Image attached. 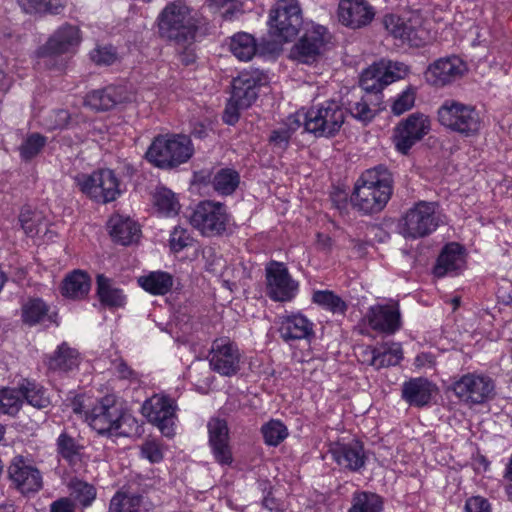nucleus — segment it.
I'll use <instances>...</instances> for the list:
<instances>
[{"label": "nucleus", "mask_w": 512, "mask_h": 512, "mask_svg": "<svg viewBox=\"0 0 512 512\" xmlns=\"http://www.w3.org/2000/svg\"><path fill=\"white\" fill-rule=\"evenodd\" d=\"M58 454L69 464L74 465L81 459L82 446L76 439L63 431L56 441Z\"/></svg>", "instance_id": "obj_44"}, {"label": "nucleus", "mask_w": 512, "mask_h": 512, "mask_svg": "<svg viewBox=\"0 0 512 512\" xmlns=\"http://www.w3.org/2000/svg\"><path fill=\"white\" fill-rule=\"evenodd\" d=\"M141 412L150 423L160 428V397L155 395L146 400L142 405Z\"/></svg>", "instance_id": "obj_54"}, {"label": "nucleus", "mask_w": 512, "mask_h": 512, "mask_svg": "<svg viewBox=\"0 0 512 512\" xmlns=\"http://www.w3.org/2000/svg\"><path fill=\"white\" fill-rule=\"evenodd\" d=\"M159 136H156L145 154L146 160L155 167H160V145Z\"/></svg>", "instance_id": "obj_62"}, {"label": "nucleus", "mask_w": 512, "mask_h": 512, "mask_svg": "<svg viewBox=\"0 0 512 512\" xmlns=\"http://www.w3.org/2000/svg\"><path fill=\"white\" fill-rule=\"evenodd\" d=\"M436 386L426 378H411L402 384V399L410 406L423 407L430 403Z\"/></svg>", "instance_id": "obj_27"}, {"label": "nucleus", "mask_w": 512, "mask_h": 512, "mask_svg": "<svg viewBox=\"0 0 512 512\" xmlns=\"http://www.w3.org/2000/svg\"><path fill=\"white\" fill-rule=\"evenodd\" d=\"M50 307L40 298H29L21 308V318L28 326L42 324L51 321Z\"/></svg>", "instance_id": "obj_34"}, {"label": "nucleus", "mask_w": 512, "mask_h": 512, "mask_svg": "<svg viewBox=\"0 0 512 512\" xmlns=\"http://www.w3.org/2000/svg\"><path fill=\"white\" fill-rule=\"evenodd\" d=\"M364 354L370 366L379 370L381 368L395 366L403 358L402 347L399 343L386 342L376 347H367Z\"/></svg>", "instance_id": "obj_29"}, {"label": "nucleus", "mask_w": 512, "mask_h": 512, "mask_svg": "<svg viewBox=\"0 0 512 512\" xmlns=\"http://www.w3.org/2000/svg\"><path fill=\"white\" fill-rule=\"evenodd\" d=\"M279 334L285 342L309 340L314 335V324L301 313H292L280 318Z\"/></svg>", "instance_id": "obj_25"}, {"label": "nucleus", "mask_w": 512, "mask_h": 512, "mask_svg": "<svg viewBox=\"0 0 512 512\" xmlns=\"http://www.w3.org/2000/svg\"><path fill=\"white\" fill-rule=\"evenodd\" d=\"M90 58L98 65H111L117 54L112 46H99L90 52Z\"/></svg>", "instance_id": "obj_56"}, {"label": "nucleus", "mask_w": 512, "mask_h": 512, "mask_svg": "<svg viewBox=\"0 0 512 512\" xmlns=\"http://www.w3.org/2000/svg\"><path fill=\"white\" fill-rule=\"evenodd\" d=\"M456 397L467 405H478L489 400L495 390L494 381L487 375L467 373L452 387Z\"/></svg>", "instance_id": "obj_13"}, {"label": "nucleus", "mask_w": 512, "mask_h": 512, "mask_svg": "<svg viewBox=\"0 0 512 512\" xmlns=\"http://www.w3.org/2000/svg\"><path fill=\"white\" fill-rule=\"evenodd\" d=\"M8 473L12 483L23 494L37 492L42 486L39 470L22 457H15L12 460Z\"/></svg>", "instance_id": "obj_24"}, {"label": "nucleus", "mask_w": 512, "mask_h": 512, "mask_svg": "<svg viewBox=\"0 0 512 512\" xmlns=\"http://www.w3.org/2000/svg\"><path fill=\"white\" fill-rule=\"evenodd\" d=\"M139 285L147 292L158 295L160 294V272H150L148 275L138 278Z\"/></svg>", "instance_id": "obj_57"}, {"label": "nucleus", "mask_w": 512, "mask_h": 512, "mask_svg": "<svg viewBox=\"0 0 512 512\" xmlns=\"http://www.w3.org/2000/svg\"><path fill=\"white\" fill-rule=\"evenodd\" d=\"M78 352L66 344L58 347V350L50 357L48 367L51 370L70 371L78 366Z\"/></svg>", "instance_id": "obj_40"}, {"label": "nucleus", "mask_w": 512, "mask_h": 512, "mask_svg": "<svg viewBox=\"0 0 512 512\" xmlns=\"http://www.w3.org/2000/svg\"><path fill=\"white\" fill-rule=\"evenodd\" d=\"M209 443L215 460L223 465L232 462V455L228 445V427L225 420L212 418L208 422Z\"/></svg>", "instance_id": "obj_26"}, {"label": "nucleus", "mask_w": 512, "mask_h": 512, "mask_svg": "<svg viewBox=\"0 0 512 512\" xmlns=\"http://www.w3.org/2000/svg\"><path fill=\"white\" fill-rule=\"evenodd\" d=\"M90 290V279L81 271H74L63 281L62 294L72 299H80Z\"/></svg>", "instance_id": "obj_38"}, {"label": "nucleus", "mask_w": 512, "mask_h": 512, "mask_svg": "<svg viewBox=\"0 0 512 512\" xmlns=\"http://www.w3.org/2000/svg\"><path fill=\"white\" fill-rule=\"evenodd\" d=\"M193 238L187 229L176 226L170 234L169 247L172 252L178 253L184 248L191 246Z\"/></svg>", "instance_id": "obj_52"}, {"label": "nucleus", "mask_w": 512, "mask_h": 512, "mask_svg": "<svg viewBox=\"0 0 512 512\" xmlns=\"http://www.w3.org/2000/svg\"><path fill=\"white\" fill-rule=\"evenodd\" d=\"M241 353L238 346L228 338H218L212 343L209 364L221 376H233L240 370Z\"/></svg>", "instance_id": "obj_17"}, {"label": "nucleus", "mask_w": 512, "mask_h": 512, "mask_svg": "<svg viewBox=\"0 0 512 512\" xmlns=\"http://www.w3.org/2000/svg\"><path fill=\"white\" fill-rule=\"evenodd\" d=\"M240 183V175L230 168H222L216 172L212 180L214 190L220 195H231Z\"/></svg>", "instance_id": "obj_41"}, {"label": "nucleus", "mask_w": 512, "mask_h": 512, "mask_svg": "<svg viewBox=\"0 0 512 512\" xmlns=\"http://www.w3.org/2000/svg\"><path fill=\"white\" fill-rule=\"evenodd\" d=\"M261 432L265 443L270 446L279 445L288 435L286 426L278 420H271L264 424Z\"/></svg>", "instance_id": "obj_49"}, {"label": "nucleus", "mask_w": 512, "mask_h": 512, "mask_svg": "<svg viewBox=\"0 0 512 512\" xmlns=\"http://www.w3.org/2000/svg\"><path fill=\"white\" fill-rule=\"evenodd\" d=\"M466 71V64L459 57L448 56L431 63L424 77L428 84L442 88L460 79Z\"/></svg>", "instance_id": "obj_18"}, {"label": "nucleus", "mask_w": 512, "mask_h": 512, "mask_svg": "<svg viewBox=\"0 0 512 512\" xmlns=\"http://www.w3.org/2000/svg\"><path fill=\"white\" fill-rule=\"evenodd\" d=\"M302 126L301 114L289 115L281 127L272 131L270 142L279 149H286L292 134Z\"/></svg>", "instance_id": "obj_37"}, {"label": "nucleus", "mask_w": 512, "mask_h": 512, "mask_svg": "<svg viewBox=\"0 0 512 512\" xmlns=\"http://www.w3.org/2000/svg\"><path fill=\"white\" fill-rule=\"evenodd\" d=\"M108 227L113 241L121 245H130L139 238V226L128 217L114 215L110 218Z\"/></svg>", "instance_id": "obj_31"}, {"label": "nucleus", "mask_w": 512, "mask_h": 512, "mask_svg": "<svg viewBox=\"0 0 512 512\" xmlns=\"http://www.w3.org/2000/svg\"><path fill=\"white\" fill-rule=\"evenodd\" d=\"M313 303L334 314H344L347 310L345 301L330 290H316L312 295Z\"/></svg>", "instance_id": "obj_45"}, {"label": "nucleus", "mask_w": 512, "mask_h": 512, "mask_svg": "<svg viewBox=\"0 0 512 512\" xmlns=\"http://www.w3.org/2000/svg\"><path fill=\"white\" fill-rule=\"evenodd\" d=\"M393 192L391 172L379 165L366 170L357 180L351 203L363 214L378 213L384 209Z\"/></svg>", "instance_id": "obj_1"}, {"label": "nucleus", "mask_w": 512, "mask_h": 512, "mask_svg": "<svg viewBox=\"0 0 512 512\" xmlns=\"http://www.w3.org/2000/svg\"><path fill=\"white\" fill-rule=\"evenodd\" d=\"M337 15L344 26L358 29L372 22L375 10L367 0H340Z\"/></svg>", "instance_id": "obj_23"}, {"label": "nucleus", "mask_w": 512, "mask_h": 512, "mask_svg": "<svg viewBox=\"0 0 512 512\" xmlns=\"http://www.w3.org/2000/svg\"><path fill=\"white\" fill-rule=\"evenodd\" d=\"M416 90L412 87H407L402 91L393 101L391 111L395 115H401L410 110L415 103Z\"/></svg>", "instance_id": "obj_51"}, {"label": "nucleus", "mask_w": 512, "mask_h": 512, "mask_svg": "<svg viewBox=\"0 0 512 512\" xmlns=\"http://www.w3.org/2000/svg\"><path fill=\"white\" fill-rule=\"evenodd\" d=\"M150 504L136 494L117 492L111 499L109 512H148Z\"/></svg>", "instance_id": "obj_35"}, {"label": "nucleus", "mask_w": 512, "mask_h": 512, "mask_svg": "<svg viewBox=\"0 0 512 512\" xmlns=\"http://www.w3.org/2000/svg\"><path fill=\"white\" fill-rule=\"evenodd\" d=\"M329 453L341 469L351 472L362 469L367 460L363 444L355 439L349 442L331 443Z\"/></svg>", "instance_id": "obj_22"}, {"label": "nucleus", "mask_w": 512, "mask_h": 512, "mask_svg": "<svg viewBox=\"0 0 512 512\" xmlns=\"http://www.w3.org/2000/svg\"><path fill=\"white\" fill-rule=\"evenodd\" d=\"M190 224L205 237L223 235L230 222V215L227 207L212 200L199 202L193 209L190 217Z\"/></svg>", "instance_id": "obj_8"}, {"label": "nucleus", "mask_w": 512, "mask_h": 512, "mask_svg": "<svg viewBox=\"0 0 512 512\" xmlns=\"http://www.w3.org/2000/svg\"><path fill=\"white\" fill-rule=\"evenodd\" d=\"M380 95L364 94L348 102V110L353 118L367 124L372 121L380 110Z\"/></svg>", "instance_id": "obj_32"}, {"label": "nucleus", "mask_w": 512, "mask_h": 512, "mask_svg": "<svg viewBox=\"0 0 512 512\" xmlns=\"http://www.w3.org/2000/svg\"><path fill=\"white\" fill-rule=\"evenodd\" d=\"M384 500L374 492L357 491L352 495L347 512H383Z\"/></svg>", "instance_id": "obj_36"}, {"label": "nucleus", "mask_w": 512, "mask_h": 512, "mask_svg": "<svg viewBox=\"0 0 512 512\" xmlns=\"http://www.w3.org/2000/svg\"><path fill=\"white\" fill-rule=\"evenodd\" d=\"M35 217V214L29 208H23L19 215V221L25 233L27 235H34L38 232L34 227L29 226V221H31Z\"/></svg>", "instance_id": "obj_63"}, {"label": "nucleus", "mask_w": 512, "mask_h": 512, "mask_svg": "<svg viewBox=\"0 0 512 512\" xmlns=\"http://www.w3.org/2000/svg\"><path fill=\"white\" fill-rule=\"evenodd\" d=\"M433 202L420 201L410 208L398 223V232L405 239H419L433 233L441 223Z\"/></svg>", "instance_id": "obj_7"}, {"label": "nucleus", "mask_w": 512, "mask_h": 512, "mask_svg": "<svg viewBox=\"0 0 512 512\" xmlns=\"http://www.w3.org/2000/svg\"><path fill=\"white\" fill-rule=\"evenodd\" d=\"M364 320L372 330L384 335H393L402 326L399 304H375L369 307Z\"/></svg>", "instance_id": "obj_20"}, {"label": "nucleus", "mask_w": 512, "mask_h": 512, "mask_svg": "<svg viewBox=\"0 0 512 512\" xmlns=\"http://www.w3.org/2000/svg\"><path fill=\"white\" fill-rule=\"evenodd\" d=\"M270 33L280 41H289L299 32L302 13L297 0H278L269 14Z\"/></svg>", "instance_id": "obj_10"}, {"label": "nucleus", "mask_w": 512, "mask_h": 512, "mask_svg": "<svg viewBox=\"0 0 512 512\" xmlns=\"http://www.w3.org/2000/svg\"><path fill=\"white\" fill-rule=\"evenodd\" d=\"M408 67L402 62L381 60L364 70L360 77V86L366 94L380 95L389 84L403 78Z\"/></svg>", "instance_id": "obj_11"}, {"label": "nucleus", "mask_w": 512, "mask_h": 512, "mask_svg": "<svg viewBox=\"0 0 512 512\" xmlns=\"http://www.w3.org/2000/svg\"><path fill=\"white\" fill-rule=\"evenodd\" d=\"M70 120L68 111L64 109H58L50 112L45 118L43 125L48 130L62 129L65 128Z\"/></svg>", "instance_id": "obj_55"}, {"label": "nucleus", "mask_w": 512, "mask_h": 512, "mask_svg": "<svg viewBox=\"0 0 512 512\" xmlns=\"http://www.w3.org/2000/svg\"><path fill=\"white\" fill-rule=\"evenodd\" d=\"M134 94L127 85H109L89 92L84 105L95 111H108L117 105L132 101Z\"/></svg>", "instance_id": "obj_21"}, {"label": "nucleus", "mask_w": 512, "mask_h": 512, "mask_svg": "<svg viewBox=\"0 0 512 512\" xmlns=\"http://www.w3.org/2000/svg\"><path fill=\"white\" fill-rule=\"evenodd\" d=\"M193 154L190 139L184 135H174L166 139L162 148V168H173L187 162Z\"/></svg>", "instance_id": "obj_28"}, {"label": "nucleus", "mask_w": 512, "mask_h": 512, "mask_svg": "<svg viewBox=\"0 0 512 512\" xmlns=\"http://www.w3.org/2000/svg\"><path fill=\"white\" fill-rule=\"evenodd\" d=\"M92 404L93 402H91L90 398L84 395H77L71 400L70 407L74 414L79 415L86 422V414L89 412Z\"/></svg>", "instance_id": "obj_58"}, {"label": "nucleus", "mask_w": 512, "mask_h": 512, "mask_svg": "<svg viewBox=\"0 0 512 512\" xmlns=\"http://www.w3.org/2000/svg\"><path fill=\"white\" fill-rule=\"evenodd\" d=\"M181 209L177 195L170 189L162 187V215L176 216Z\"/></svg>", "instance_id": "obj_53"}, {"label": "nucleus", "mask_w": 512, "mask_h": 512, "mask_svg": "<svg viewBox=\"0 0 512 512\" xmlns=\"http://www.w3.org/2000/svg\"><path fill=\"white\" fill-rule=\"evenodd\" d=\"M22 399L25 398L27 402L38 409L46 408L50 404V399L46 395V391L39 384L24 380L20 385Z\"/></svg>", "instance_id": "obj_46"}, {"label": "nucleus", "mask_w": 512, "mask_h": 512, "mask_svg": "<svg viewBox=\"0 0 512 512\" xmlns=\"http://www.w3.org/2000/svg\"><path fill=\"white\" fill-rule=\"evenodd\" d=\"M229 48L240 61H249L256 53V41L251 34L238 32L230 38Z\"/></svg>", "instance_id": "obj_39"}, {"label": "nucleus", "mask_w": 512, "mask_h": 512, "mask_svg": "<svg viewBox=\"0 0 512 512\" xmlns=\"http://www.w3.org/2000/svg\"><path fill=\"white\" fill-rule=\"evenodd\" d=\"M431 131V120L422 113H412L394 128L393 143L397 151L407 154Z\"/></svg>", "instance_id": "obj_14"}, {"label": "nucleus", "mask_w": 512, "mask_h": 512, "mask_svg": "<svg viewBox=\"0 0 512 512\" xmlns=\"http://www.w3.org/2000/svg\"><path fill=\"white\" fill-rule=\"evenodd\" d=\"M97 296L100 303L110 309L124 307L127 300L123 291L102 274L97 276Z\"/></svg>", "instance_id": "obj_33"}, {"label": "nucleus", "mask_w": 512, "mask_h": 512, "mask_svg": "<svg viewBox=\"0 0 512 512\" xmlns=\"http://www.w3.org/2000/svg\"><path fill=\"white\" fill-rule=\"evenodd\" d=\"M82 42L78 26L65 23L58 27L46 43L37 50L39 57L75 54Z\"/></svg>", "instance_id": "obj_16"}, {"label": "nucleus", "mask_w": 512, "mask_h": 512, "mask_svg": "<svg viewBox=\"0 0 512 512\" xmlns=\"http://www.w3.org/2000/svg\"><path fill=\"white\" fill-rule=\"evenodd\" d=\"M327 30L324 26L312 24L305 30L304 35L293 46L291 57L304 64H312L319 58L327 42Z\"/></svg>", "instance_id": "obj_19"}, {"label": "nucleus", "mask_w": 512, "mask_h": 512, "mask_svg": "<svg viewBox=\"0 0 512 512\" xmlns=\"http://www.w3.org/2000/svg\"><path fill=\"white\" fill-rule=\"evenodd\" d=\"M301 114L302 125L306 132L317 137H332L336 135L345 122V109L335 100H326L312 106L307 112Z\"/></svg>", "instance_id": "obj_5"}, {"label": "nucleus", "mask_w": 512, "mask_h": 512, "mask_svg": "<svg viewBox=\"0 0 512 512\" xmlns=\"http://www.w3.org/2000/svg\"><path fill=\"white\" fill-rule=\"evenodd\" d=\"M75 181L84 194L97 202H112L121 194L119 179L110 169H100L91 174H80Z\"/></svg>", "instance_id": "obj_9"}, {"label": "nucleus", "mask_w": 512, "mask_h": 512, "mask_svg": "<svg viewBox=\"0 0 512 512\" xmlns=\"http://www.w3.org/2000/svg\"><path fill=\"white\" fill-rule=\"evenodd\" d=\"M181 283L178 278H174L172 275L162 272V295L168 292H176L181 289Z\"/></svg>", "instance_id": "obj_61"}, {"label": "nucleus", "mask_w": 512, "mask_h": 512, "mask_svg": "<svg viewBox=\"0 0 512 512\" xmlns=\"http://www.w3.org/2000/svg\"><path fill=\"white\" fill-rule=\"evenodd\" d=\"M437 118L444 128L463 137L477 135L482 120L476 108L455 99H445L437 110Z\"/></svg>", "instance_id": "obj_6"}, {"label": "nucleus", "mask_w": 512, "mask_h": 512, "mask_svg": "<svg viewBox=\"0 0 512 512\" xmlns=\"http://www.w3.org/2000/svg\"><path fill=\"white\" fill-rule=\"evenodd\" d=\"M75 503L72 499L64 497L54 501L50 506V512H75Z\"/></svg>", "instance_id": "obj_64"}, {"label": "nucleus", "mask_w": 512, "mask_h": 512, "mask_svg": "<svg viewBox=\"0 0 512 512\" xmlns=\"http://www.w3.org/2000/svg\"><path fill=\"white\" fill-rule=\"evenodd\" d=\"M22 405L21 391L4 388L0 391V413L14 415Z\"/></svg>", "instance_id": "obj_48"}, {"label": "nucleus", "mask_w": 512, "mask_h": 512, "mask_svg": "<svg viewBox=\"0 0 512 512\" xmlns=\"http://www.w3.org/2000/svg\"><path fill=\"white\" fill-rule=\"evenodd\" d=\"M464 512H491V505L484 497H470L466 500Z\"/></svg>", "instance_id": "obj_59"}, {"label": "nucleus", "mask_w": 512, "mask_h": 512, "mask_svg": "<svg viewBox=\"0 0 512 512\" xmlns=\"http://www.w3.org/2000/svg\"><path fill=\"white\" fill-rule=\"evenodd\" d=\"M386 30L402 44L412 47L423 46L429 39V32L423 26L419 15L403 18L396 15H387L384 18Z\"/></svg>", "instance_id": "obj_15"}, {"label": "nucleus", "mask_w": 512, "mask_h": 512, "mask_svg": "<svg viewBox=\"0 0 512 512\" xmlns=\"http://www.w3.org/2000/svg\"><path fill=\"white\" fill-rule=\"evenodd\" d=\"M200 25L198 12L181 1L168 4L162 11V30L178 46L193 45Z\"/></svg>", "instance_id": "obj_2"}, {"label": "nucleus", "mask_w": 512, "mask_h": 512, "mask_svg": "<svg viewBox=\"0 0 512 512\" xmlns=\"http://www.w3.org/2000/svg\"><path fill=\"white\" fill-rule=\"evenodd\" d=\"M27 14H59L64 9L63 0H17Z\"/></svg>", "instance_id": "obj_43"}, {"label": "nucleus", "mask_w": 512, "mask_h": 512, "mask_svg": "<svg viewBox=\"0 0 512 512\" xmlns=\"http://www.w3.org/2000/svg\"><path fill=\"white\" fill-rule=\"evenodd\" d=\"M266 294L276 302H290L299 292V282L295 280L287 266L272 261L266 266Z\"/></svg>", "instance_id": "obj_12"}, {"label": "nucleus", "mask_w": 512, "mask_h": 512, "mask_svg": "<svg viewBox=\"0 0 512 512\" xmlns=\"http://www.w3.org/2000/svg\"><path fill=\"white\" fill-rule=\"evenodd\" d=\"M125 420L120 398L109 393L96 399L86 414V423L101 436H117Z\"/></svg>", "instance_id": "obj_4"}, {"label": "nucleus", "mask_w": 512, "mask_h": 512, "mask_svg": "<svg viewBox=\"0 0 512 512\" xmlns=\"http://www.w3.org/2000/svg\"><path fill=\"white\" fill-rule=\"evenodd\" d=\"M178 406L174 399L162 395V436L172 438L178 428Z\"/></svg>", "instance_id": "obj_42"}, {"label": "nucleus", "mask_w": 512, "mask_h": 512, "mask_svg": "<svg viewBox=\"0 0 512 512\" xmlns=\"http://www.w3.org/2000/svg\"><path fill=\"white\" fill-rule=\"evenodd\" d=\"M464 265L462 247L457 243L447 244L440 253L433 273L441 278L460 270Z\"/></svg>", "instance_id": "obj_30"}, {"label": "nucleus", "mask_w": 512, "mask_h": 512, "mask_svg": "<svg viewBox=\"0 0 512 512\" xmlns=\"http://www.w3.org/2000/svg\"><path fill=\"white\" fill-rule=\"evenodd\" d=\"M71 495L83 506L88 507L96 498V489L93 485L79 479L71 480L69 484Z\"/></svg>", "instance_id": "obj_47"}, {"label": "nucleus", "mask_w": 512, "mask_h": 512, "mask_svg": "<svg viewBox=\"0 0 512 512\" xmlns=\"http://www.w3.org/2000/svg\"><path fill=\"white\" fill-rule=\"evenodd\" d=\"M267 83V76L258 70L243 71L232 81V94L223 113V121L234 125L240 111L252 105L258 96V88Z\"/></svg>", "instance_id": "obj_3"}, {"label": "nucleus", "mask_w": 512, "mask_h": 512, "mask_svg": "<svg viewBox=\"0 0 512 512\" xmlns=\"http://www.w3.org/2000/svg\"><path fill=\"white\" fill-rule=\"evenodd\" d=\"M47 138L39 133H32L27 136L19 147L20 156L24 160H31L37 156L46 145Z\"/></svg>", "instance_id": "obj_50"}, {"label": "nucleus", "mask_w": 512, "mask_h": 512, "mask_svg": "<svg viewBox=\"0 0 512 512\" xmlns=\"http://www.w3.org/2000/svg\"><path fill=\"white\" fill-rule=\"evenodd\" d=\"M142 456L151 463L160 461V445L156 441H147L141 448Z\"/></svg>", "instance_id": "obj_60"}]
</instances>
